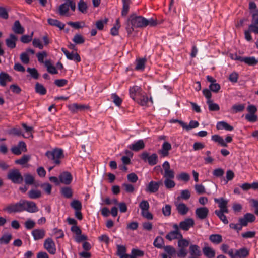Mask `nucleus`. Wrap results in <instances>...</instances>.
<instances>
[{"instance_id": "f3484780", "label": "nucleus", "mask_w": 258, "mask_h": 258, "mask_svg": "<svg viewBox=\"0 0 258 258\" xmlns=\"http://www.w3.org/2000/svg\"><path fill=\"white\" fill-rule=\"evenodd\" d=\"M172 149L171 145L168 142H165L162 145L161 149L159 150L158 153L162 157H167L169 154V151Z\"/></svg>"}, {"instance_id": "72a5a7b5", "label": "nucleus", "mask_w": 258, "mask_h": 258, "mask_svg": "<svg viewBox=\"0 0 258 258\" xmlns=\"http://www.w3.org/2000/svg\"><path fill=\"white\" fill-rule=\"evenodd\" d=\"M209 240L215 244H219L222 241V237L218 234H212L209 236Z\"/></svg>"}, {"instance_id": "ea45409f", "label": "nucleus", "mask_w": 258, "mask_h": 258, "mask_svg": "<svg viewBox=\"0 0 258 258\" xmlns=\"http://www.w3.org/2000/svg\"><path fill=\"white\" fill-rule=\"evenodd\" d=\"M123 7L121 11L122 16H126L129 11L130 0H122Z\"/></svg>"}, {"instance_id": "2eb2a0df", "label": "nucleus", "mask_w": 258, "mask_h": 258, "mask_svg": "<svg viewBox=\"0 0 258 258\" xmlns=\"http://www.w3.org/2000/svg\"><path fill=\"white\" fill-rule=\"evenodd\" d=\"M195 224L194 220L190 218L185 219L184 221L179 223V229L180 228L184 231H187Z\"/></svg>"}, {"instance_id": "603ef678", "label": "nucleus", "mask_w": 258, "mask_h": 258, "mask_svg": "<svg viewBox=\"0 0 258 258\" xmlns=\"http://www.w3.org/2000/svg\"><path fill=\"white\" fill-rule=\"evenodd\" d=\"M71 206L75 211L81 210L82 205L80 201L77 200H74L71 203Z\"/></svg>"}, {"instance_id": "c756f323", "label": "nucleus", "mask_w": 258, "mask_h": 258, "mask_svg": "<svg viewBox=\"0 0 258 258\" xmlns=\"http://www.w3.org/2000/svg\"><path fill=\"white\" fill-rule=\"evenodd\" d=\"M28 196L31 199H36L41 197V191L36 189H31L28 192Z\"/></svg>"}, {"instance_id": "0eeeda50", "label": "nucleus", "mask_w": 258, "mask_h": 258, "mask_svg": "<svg viewBox=\"0 0 258 258\" xmlns=\"http://www.w3.org/2000/svg\"><path fill=\"white\" fill-rule=\"evenodd\" d=\"M141 158L144 161H147L148 164L151 166L156 165L158 162V156L155 153H153L152 155H149V153L146 152H144L141 155Z\"/></svg>"}, {"instance_id": "473e14b6", "label": "nucleus", "mask_w": 258, "mask_h": 258, "mask_svg": "<svg viewBox=\"0 0 258 258\" xmlns=\"http://www.w3.org/2000/svg\"><path fill=\"white\" fill-rule=\"evenodd\" d=\"M22 127L25 129L26 135H22L23 137L26 138H33V128L32 126H28L26 123H22Z\"/></svg>"}, {"instance_id": "6ab92c4d", "label": "nucleus", "mask_w": 258, "mask_h": 258, "mask_svg": "<svg viewBox=\"0 0 258 258\" xmlns=\"http://www.w3.org/2000/svg\"><path fill=\"white\" fill-rule=\"evenodd\" d=\"M175 205L178 213L181 215H185L189 210V208L183 203L175 202Z\"/></svg>"}, {"instance_id": "cd10ccee", "label": "nucleus", "mask_w": 258, "mask_h": 258, "mask_svg": "<svg viewBox=\"0 0 258 258\" xmlns=\"http://www.w3.org/2000/svg\"><path fill=\"white\" fill-rule=\"evenodd\" d=\"M70 110L72 112H76L78 111H81L85 110V109H87L88 108V106L82 105L79 104L77 103H74L72 105H70L69 107Z\"/></svg>"}, {"instance_id": "f8f14e48", "label": "nucleus", "mask_w": 258, "mask_h": 258, "mask_svg": "<svg viewBox=\"0 0 258 258\" xmlns=\"http://www.w3.org/2000/svg\"><path fill=\"white\" fill-rule=\"evenodd\" d=\"M214 202L218 204V207L220 208L219 211H225L226 213H229V210L228 209V201L226 199H225L223 198H215Z\"/></svg>"}, {"instance_id": "f03ea898", "label": "nucleus", "mask_w": 258, "mask_h": 258, "mask_svg": "<svg viewBox=\"0 0 258 258\" xmlns=\"http://www.w3.org/2000/svg\"><path fill=\"white\" fill-rule=\"evenodd\" d=\"M3 211L8 214L21 213L24 211L22 200H20L17 203H10L7 205L3 209Z\"/></svg>"}, {"instance_id": "a19ab883", "label": "nucleus", "mask_w": 258, "mask_h": 258, "mask_svg": "<svg viewBox=\"0 0 258 258\" xmlns=\"http://www.w3.org/2000/svg\"><path fill=\"white\" fill-rule=\"evenodd\" d=\"M153 244L155 247L161 249L164 248V241L161 236H157L154 241Z\"/></svg>"}, {"instance_id": "13d9d810", "label": "nucleus", "mask_w": 258, "mask_h": 258, "mask_svg": "<svg viewBox=\"0 0 258 258\" xmlns=\"http://www.w3.org/2000/svg\"><path fill=\"white\" fill-rule=\"evenodd\" d=\"M12 238V236L11 234L4 235L0 238V243L7 244L10 242Z\"/></svg>"}, {"instance_id": "5701e85b", "label": "nucleus", "mask_w": 258, "mask_h": 258, "mask_svg": "<svg viewBox=\"0 0 258 258\" xmlns=\"http://www.w3.org/2000/svg\"><path fill=\"white\" fill-rule=\"evenodd\" d=\"M145 143L142 140H139L134 144H131L128 148L134 151H138L145 148Z\"/></svg>"}, {"instance_id": "412c9836", "label": "nucleus", "mask_w": 258, "mask_h": 258, "mask_svg": "<svg viewBox=\"0 0 258 258\" xmlns=\"http://www.w3.org/2000/svg\"><path fill=\"white\" fill-rule=\"evenodd\" d=\"M35 240L43 239L45 236V231L43 229H35L31 232Z\"/></svg>"}, {"instance_id": "4c0bfd02", "label": "nucleus", "mask_w": 258, "mask_h": 258, "mask_svg": "<svg viewBox=\"0 0 258 258\" xmlns=\"http://www.w3.org/2000/svg\"><path fill=\"white\" fill-rule=\"evenodd\" d=\"M135 101L142 106H146L148 102V97L145 95H143L142 93Z\"/></svg>"}, {"instance_id": "39448f33", "label": "nucleus", "mask_w": 258, "mask_h": 258, "mask_svg": "<svg viewBox=\"0 0 258 258\" xmlns=\"http://www.w3.org/2000/svg\"><path fill=\"white\" fill-rule=\"evenodd\" d=\"M248 113L246 114L245 118L250 122H255L257 120V116L255 114L257 108L254 105H249L247 108Z\"/></svg>"}, {"instance_id": "c03bdc74", "label": "nucleus", "mask_w": 258, "mask_h": 258, "mask_svg": "<svg viewBox=\"0 0 258 258\" xmlns=\"http://www.w3.org/2000/svg\"><path fill=\"white\" fill-rule=\"evenodd\" d=\"M69 10V5L67 3L60 5L58 9L59 14L61 16L65 15Z\"/></svg>"}, {"instance_id": "ddd939ff", "label": "nucleus", "mask_w": 258, "mask_h": 258, "mask_svg": "<svg viewBox=\"0 0 258 258\" xmlns=\"http://www.w3.org/2000/svg\"><path fill=\"white\" fill-rule=\"evenodd\" d=\"M209 212V209L206 207H199L195 210L196 217L200 220L206 219L208 215Z\"/></svg>"}, {"instance_id": "8fccbe9b", "label": "nucleus", "mask_w": 258, "mask_h": 258, "mask_svg": "<svg viewBox=\"0 0 258 258\" xmlns=\"http://www.w3.org/2000/svg\"><path fill=\"white\" fill-rule=\"evenodd\" d=\"M72 41L76 44H81L84 43L85 39L81 34H76L75 35Z\"/></svg>"}, {"instance_id": "4d7b16f0", "label": "nucleus", "mask_w": 258, "mask_h": 258, "mask_svg": "<svg viewBox=\"0 0 258 258\" xmlns=\"http://www.w3.org/2000/svg\"><path fill=\"white\" fill-rule=\"evenodd\" d=\"M111 99L113 103L117 106H120L121 104L122 103V99L116 93L112 94Z\"/></svg>"}, {"instance_id": "6e6552de", "label": "nucleus", "mask_w": 258, "mask_h": 258, "mask_svg": "<svg viewBox=\"0 0 258 258\" xmlns=\"http://www.w3.org/2000/svg\"><path fill=\"white\" fill-rule=\"evenodd\" d=\"M173 228L174 230L169 232L166 235V238L169 241H172L174 239H179L182 238V235L179 230L178 225L175 224L173 225Z\"/></svg>"}, {"instance_id": "0e129e2a", "label": "nucleus", "mask_w": 258, "mask_h": 258, "mask_svg": "<svg viewBox=\"0 0 258 258\" xmlns=\"http://www.w3.org/2000/svg\"><path fill=\"white\" fill-rule=\"evenodd\" d=\"M255 235L256 232L254 231H248L241 233L242 237L245 239L254 238L255 236Z\"/></svg>"}, {"instance_id": "5fc2aeb1", "label": "nucleus", "mask_w": 258, "mask_h": 258, "mask_svg": "<svg viewBox=\"0 0 258 258\" xmlns=\"http://www.w3.org/2000/svg\"><path fill=\"white\" fill-rule=\"evenodd\" d=\"M199 125V122L197 121L191 120L189 122V124L187 125L185 123V125L184 126V129H185L187 131L191 130L192 128H195L197 127Z\"/></svg>"}, {"instance_id": "338daca9", "label": "nucleus", "mask_w": 258, "mask_h": 258, "mask_svg": "<svg viewBox=\"0 0 258 258\" xmlns=\"http://www.w3.org/2000/svg\"><path fill=\"white\" fill-rule=\"evenodd\" d=\"M177 178H178V180H181L185 182H187L190 179V176L187 173L182 172L177 176Z\"/></svg>"}, {"instance_id": "20e7f679", "label": "nucleus", "mask_w": 258, "mask_h": 258, "mask_svg": "<svg viewBox=\"0 0 258 258\" xmlns=\"http://www.w3.org/2000/svg\"><path fill=\"white\" fill-rule=\"evenodd\" d=\"M7 178L15 184H21L23 181L21 173L16 169L10 170L7 175Z\"/></svg>"}, {"instance_id": "e2e57ef3", "label": "nucleus", "mask_w": 258, "mask_h": 258, "mask_svg": "<svg viewBox=\"0 0 258 258\" xmlns=\"http://www.w3.org/2000/svg\"><path fill=\"white\" fill-rule=\"evenodd\" d=\"M139 207L141 209L142 212L148 211L150 208L149 203L146 200H143L139 204Z\"/></svg>"}, {"instance_id": "49530a36", "label": "nucleus", "mask_w": 258, "mask_h": 258, "mask_svg": "<svg viewBox=\"0 0 258 258\" xmlns=\"http://www.w3.org/2000/svg\"><path fill=\"white\" fill-rule=\"evenodd\" d=\"M24 177L25 183L26 185H32L34 183V181L35 180L33 175L30 174H26L24 175Z\"/></svg>"}, {"instance_id": "4468645a", "label": "nucleus", "mask_w": 258, "mask_h": 258, "mask_svg": "<svg viewBox=\"0 0 258 258\" xmlns=\"http://www.w3.org/2000/svg\"><path fill=\"white\" fill-rule=\"evenodd\" d=\"M12 152L17 155H20L22 152L27 151L26 145L25 142L20 141L16 146L13 147L11 148Z\"/></svg>"}, {"instance_id": "37998d69", "label": "nucleus", "mask_w": 258, "mask_h": 258, "mask_svg": "<svg viewBox=\"0 0 258 258\" xmlns=\"http://www.w3.org/2000/svg\"><path fill=\"white\" fill-rule=\"evenodd\" d=\"M31 159V156L29 155H24L22 157L15 161V163L21 165L26 164Z\"/></svg>"}, {"instance_id": "680f3d73", "label": "nucleus", "mask_w": 258, "mask_h": 258, "mask_svg": "<svg viewBox=\"0 0 258 258\" xmlns=\"http://www.w3.org/2000/svg\"><path fill=\"white\" fill-rule=\"evenodd\" d=\"M256 5L254 2H250L249 3V9L250 11L254 10L252 14V18L254 19L256 16H258V9H256Z\"/></svg>"}, {"instance_id": "9d476101", "label": "nucleus", "mask_w": 258, "mask_h": 258, "mask_svg": "<svg viewBox=\"0 0 258 258\" xmlns=\"http://www.w3.org/2000/svg\"><path fill=\"white\" fill-rule=\"evenodd\" d=\"M22 204L24 211L29 213H35L39 210L36 204L33 201L22 200Z\"/></svg>"}, {"instance_id": "3c124183", "label": "nucleus", "mask_w": 258, "mask_h": 258, "mask_svg": "<svg viewBox=\"0 0 258 258\" xmlns=\"http://www.w3.org/2000/svg\"><path fill=\"white\" fill-rule=\"evenodd\" d=\"M131 254L133 258H137L138 257H142L144 255V252L138 249L133 248L131 251Z\"/></svg>"}, {"instance_id": "2f4dec72", "label": "nucleus", "mask_w": 258, "mask_h": 258, "mask_svg": "<svg viewBox=\"0 0 258 258\" xmlns=\"http://www.w3.org/2000/svg\"><path fill=\"white\" fill-rule=\"evenodd\" d=\"M47 22L49 25L56 26L59 28L60 30H62L64 28L65 25L56 19L49 18L47 20Z\"/></svg>"}, {"instance_id": "bb28decb", "label": "nucleus", "mask_w": 258, "mask_h": 258, "mask_svg": "<svg viewBox=\"0 0 258 258\" xmlns=\"http://www.w3.org/2000/svg\"><path fill=\"white\" fill-rule=\"evenodd\" d=\"M203 252L207 258H214L215 256V251L209 246H205L203 248Z\"/></svg>"}, {"instance_id": "f704fd0d", "label": "nucleus", "mask_w": 258, "mask_h": 258, "mask_svg": "<svg viewBox=\"0 0 258 258\" xmlns=\"http://www.w3.org/2000/svg\"><path fill=\"white\" fill-rule=\"evenodd\" d=\"M214 212L215 214L218 217V218L221 221H222L224 224H227L228 223V220L226 216L224 215V213H226L225 211L216 210Z\"/></svg>"}, {"instance_id": "dca6fc26", "label": "nucleus", "mask_w": 258, "mask_h": 258, "mask_svg": "<svg viewBox=\"0 0 258 258\" xmlns=\"http://www.w3.org/2000/svg\"><path fill=\"white\" fill-rule=\"evenodd\" d=\"M60 182L66 185H69L73 179L71 174L67 171L61 173L59 176Z\"/></svg>"}, {"instance_id": "423d86ee", "label": "nucleus", "mask_w": 258, "mask_h": 258, "mask_svg": "<svg viewBox=\"0 0 258 258\" xmlns=\"http://www.w3.org/2000/svg\"><path fill=\"white\" fill-rule=\"evenodd\" d=\"M249 254V250L246 247H243L239 249H236L233 251H231L229 256L231 258H246Z\"/></svg>"}, {"instance_id": "1a4fd4ad", "label": "nucleus", "mask_w": 258, "mask_h": 258, "mask_svg": "<svg viewBox=\"0 0 258 258\" xmlns=\"http://www.w3.org/2000/svg\"><path fill=\"white\" fill-rule=\"evenodd\" d=\"M212 140L218 143L221 146L227 147V144L226 143H231L232 141V137L230 136H227L224 140L222 137L218 135H214L212 136Z\"/></svg>"}, {"instance_id": "a18cd8bd", "label": "nucleus", "mask_w": 258, "mask_h": 258, "mask_svg": "<svg viewBox=\"0 0 258 258\" xmlns=\"http://www.w3.org/2000/svg\"><path fill=\"white\" fill-rule=\"evenodd\" d=\"M146 62V58H139L136 60V66L135 69L136 70H143L145 68V63Z\"/></svg>"}, {"instance_id": "bf43d9fd", "label": "nucleus", "mask_w": 258, "mask_h": 258, "mask_svg": "<svg viewBox=\"0 0 258 258\" xmlns=\"http://www.w3.org/2000/svg\"><path fill=\"white\" fill-rule=\"evenodd\" d=\"M27 71L29 73L32 78L37 79L39 77V73L35 68H28Z\"/></svg>"}, {"instance_id": "393cba45", "label": "nucleus", "mask_w": 258, "mask_h": 258, "mask_svg": "<svg viewBox=\"0 0 258 258\" xmlns=\"http://www.w3.org/2000/svg\"><path fill=\"white\" fill-rule=\"evenodd\" d=\"M12 30L16 34H22L24 33L25 29L20 24L19 21H15L12 27Z\"/></svg>"}, {"instance_id": "e433bc0d", "label": "nucleus", "mask_w": 258, "mask_h": 258, "mask_svg": "<svg viewBox=\"0 0 258 258\" xmlns=\"http://www.w3.org/2000/svg\"><path fill=\"white\" fill-rule=\"evenodd\" d=\"M45 67L47 68V71L51 74H57L58 72L56 68L53 66L50 60H46L44 62Z\"/></svg>"}, {"instance_id": "9b49d317", "label": "nucleus", "mask_w": 258, "mask_h": 258, "mask_svg": "<svg viewBox=\"0 0 258 258\" xmlns=\"http://www.w3.org/2000/svg\"><path fill=\"white\" fill-rule=\"evenodd\" d=\"M44 247L49 253L51 254L55 253V244L53 240L51 238H48L45 239L44 242Z\"/></svg>"}, {"instance_id": "de8ad7c7", "label": "nucleus", "mask_w": 258, "mask_h": 258, "mask_svg": "<svg viewBox=\"0 0 258 258\" xmlns=\"http://www.w3.org/2000/svg\"><path fill=\"white\" fill-rule=\"evenodd\" d=\"M68 24L76 29H78L81 28H83L85 26V24L83 21L69 22L68 23Z\"/></svg>"}, {"instance_id": "052dcab7", "label": "nucleus", "mask_w": 258, "mask_h": 258, "mask_svg": "<svg viewBox=\"0 0 258 258\" xmlns=\"http://www.w3.org/2000/svg\"><path fill=\"white\" fill-rule=\"evenodd\" d=\"M245 108L244 104H234L232 107L233 110V113H236L239 112H242L243 111Z\"/></svg>"}, {"instance_id": "4be33fe9", "label": "nucleus", "mask_w": 258, "mask_h": 258, "mask_svg": "<svg viewBox=\"0 0 258 258\" xmlns=\"http://www.w3.org/2000/svg\"><path fill=\"white\" fill-rule=\"evenodd\" d=\"M130 96L134 100H136L137 97H138L142 93V89L137 86H134L130 87Z\"/></svg>"}, {"instance_id": "b1692460", "label": "nucleus", "mask_w": 258, "mask_h": 258, "mask_svg": "<svg viewBox=\"0 0 258 258\" xmlns=\"http://www.w3.org/2000/svg\"><path fill=\"white\" fill-rule=\"evenodd\" d=\"M17 40V37L13 34H11L9 38L6 39V43L7 46L11 49H13L16 47V42Z\"/></svg>"}, {"instance_id": "774afa93", "label": "nucleus", "mask_w": 258, "mask_h": 258, "mask_svg": "<svg viewBox=\"0 0 258 258\" xmlns=\"http://www.w3.org/2000/svg\"><path fill=\"white\" fill-rule=\"evenodd\" d=\"M172 179H165L164 184L167 188L170 189L175 187V183Z\"/></svg>"}, {"instance_id": "aec40b11", "label": "nucleus", "mask_w": 258, "mask_h": 258, "mask_svg": "<svg viewBox=\"0 0 258 258\" xmlns=\"http://www.w3.org/2000/svg\"><path fill=\"white\" fill-rule=\"evenodd\" d=\"M160 185V182L151 181L149 183L148 186L145 189V190L147 192L155 193L159 190Z\"/></svg>"}, {"instance_id": "6e6d98bb", "label": "nucleus", "mask_w": 258, "mask_h": 258, "mask_svg": "<svg viewBox=\"0 0 258 258\" xmlns=\"http://www.w3.org/2000/svg\"><path fill=\"white\" fill-rule=\"evenodd\" d=\"M189 245V242L183 237L179 238L178 241V246L179 248H186Z\"/></svg>"}, {"instance_id": "a211bd4d", "label": "nucleus", "mask_w": 258, "mask_h": 258, "mask_svg": "<svg viewBox=\"0 0 258 258\" xmlns=\"http://www.w3.org/2000/svg\"><path fill=\"white\" fill-rule=\"evenodd\" d=\"M61 51L65 54L66 56L68 59L74 60L76 62H79L81 61V57L78 53H74L73 52L70 53L64 48H62Z\"/></svg>"}, {"instance_id": "79ce46f5", "label": "nucleus", "mask_w": 258, "mask_h": 258, "mask_svg": "<svg viewBox=\"0 0 258 258\" xmlns=\"http://www.w3.org/2000/svg\"><path fill=\"white\" fill-rule=\"evenodd\" d=\"M60 192L61 195L67 198H70L73 195L72 190L69 187H62Z\"/></svg>"}, {"instance_id": "09e8293b", "label": "nucleus", "mask_w": 258, "mask_h": 258, "mask_svg": "<svg viewBox=\"0 0 258 258\" xmlns=\"http://www.w3.org/2000/svg\"><path fill=\"white\" fill-rule=\"evenodd\" d=\"M207 103L208 105L210 111H216L220 110V107L218 104L213 103V100H207Z\"/></svg>"}, {"instance_id": "7c9ffc66", "label": "nucleus", "mask_w": 258, "mask_h": 258, "mask_svg": "<svg viewBox=\"0 0 258 258\" xmlns=\"http://www.w3.org/2000/svg\"><path fill=\"white\" fill-rule=\"evenodd\" d=\"M242 62H244L246 64L250 66H254L257 64L258 60L253 56L243 57Z\"/></svg>"}, {"instance_id": "58836bf2", "label": "nucleus", "mask_w": 258, "mask_h": 258, "mask_svg": "<svg viewBox=\"0 0 258 258\" xmlns=\"http://www.w3.org/2000/svg\"><path fill=\"white\" fill-rule=\"evenodd\" d=\"M163 249L166 252L167 254L172 256V257L176 256V250L173 246L171 245H166L164 246Z\"/></svg>"}, {"instance_id": "a878e982", "label": "nucleus", "mask_w": 258, "mask_h": 258, "mask_svg": "<svg viewBox=\"0 0 258 258\" xmlns=\"http://www.w3.org/2000/svg\"><path fill=\"white\" fill-rule=\"evenodd\" d=\"M189 252L190 256H200L201 255L200 248L197 245H190L189 248Z\"/></svg>"}, {"instance_id": "864d4df0", "label": "nucleus", "mask_w": 258, "mask_h": 258, "mask_svg": "<svg viewBox=\"0 0 258 258\" xmlns=\"http://www.w3.org/2000/svg\"><path fill=\"white\" fill-rule=\"evenodd\" d=\"M78 10L82 13H86L87 9L86 3L83 0H80L78 5Z\"/></svg>"}, {"instance_id": "7ed1b4c3", "label": "nucleus", "mask_w": 258, "mask_h": 258, "mask_svg": "<svg viewBox=\"0 0 258 258\" xmlns=\"http://www.w3.org/2000/svg\"><path fill=\"white\" fill-rule=\"evenodd\" d=\"M131 25L135 28H141L147 26V19L142 16L131 15L128 19Z\"/></svg>"}, {"instance_id": "c9c22d12", "label": "nucleus", "mask_w": 258, "mask_h": 258, "mask_svg": "<svg viewBox=\"0 0 258 258\" xmlns=\"http://www.w3.org/2000/svg\"><path fill=\"white\" fill-rule=\"evenodd\" d=\"M35 91L36 93L41 95H45L47 92L46 89L43 85L38 82H37L35 84Z\"/></svg>"}, {"instance_id": "c85d7f7f", "label": "nucleus", "mask_w": 258, "mask_h": 258, "mask_svg": "<svg viewBox=\"0 0 258 258\" xmlns=\"http://www.w3.org/2000/svg\"><path fill=\"white\" fill-rule=\"evenodd\" d=\"M12 80L11 77L9 75L5 72L0 73V85L5 86L7 81L10 82Z\"/></svg>"}, {"instance_id": "f257e3e1", "label": "nucleus", "mask_w": 258, "mask_h": 258, "mask_svg": "<svg viewBox=\"0 0 258 258\" xmlns=\"http://www.w3.org/2000/svg\"><path fill=\"white\" fill-rule=\"evenodd\" d=\"M45 155L49 160L52 161L54 166H58L61 164V159L64 158L62 149L55 148L46 152Z\"/></svg>"}, {"instance_id": "69168bd1", "label": "nucleus", "mask_w": 258, "mask_h": 258, "mask_svg": "<svg viewBox=\"0 0 258 258\" xmlns=\"http://www.w3.org/2000/svg\"><path fill=\"white\" fill-rule=\"evenodd\" d=\"M108 22V19L105 18L104 20H99L96 22V28L99 30H102L103 29L104 25L106 24Z\"/></svg>"}]
</instances>
